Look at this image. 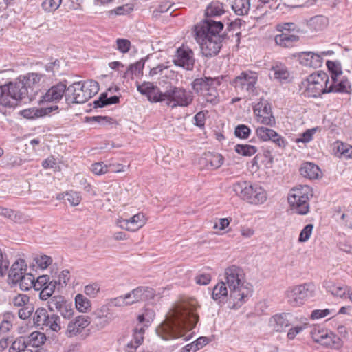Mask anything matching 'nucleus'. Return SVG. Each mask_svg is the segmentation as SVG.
Returning a JSON list of instances; mask_svg holds the SVG:
<instances>
[{"label": "nucleus", "mask_w": 352, "mask_h": 352, "mask_svg": "<svg viewBox=\"0 0 352 352\" xmlns=\"http://www.w3.org/2000/svg\"><path fill=\"white\" fill-rule=\"evenodd\" d=\"M196 310L194 300L178 305L156 329L157 333L164 340L184 336V332L194 328L199 320Z\"/></svg>", "instance_id": "nucleus-1"}, {"label": "nucleus", "mask_w": 352, "mask_h": 352, "mask_svg": "<svg viewBox=\"0 0 352 352\" xmlns=\"http://www.w3.org/2000/svg\"><path fill=\"white\" fill-rule=\"evenodd\" d=\"M223 28V23L211 19H206L195 25V36L199 44L201 53L206 57L216 56L222 47L223 37L219 32Z\"/></svg>", "instance_id": "nucleus-2"}, {"label": "nucleus", "mask_w": 352, "mask_h": 352, "mask_svg": "<svg viewBox=\"0 0 352 352\" xmlns=\"http://www.w3.org/2000/svg\"><path fill=\"white\" fill-rule=\"evenodd\" d=\"M224 278L230 289V296L236 304L245 302L252 295V287L249 283H245L242 268L234 265L227 267Z\"/></svg>", "instance_id": "nucleus-3"}, {"label": "nucleus", "mask_w": 352, "mask_h": 352, "mask_svg": "<svg viewBox=\"0 0 352 352\" xmlns=\"http://www.w3.org/2000/svg\"><path fill=\"white\" fill-rule=\"evenodd\" d=\"M221 77H201L193 80L190 84L195 94L202 96L206 102L216 105L219 102V93L217 87L221 83Z\"/></svg>", "instance_id": "nucleus-4"}, {"label": "nucleus", "mask_w": 352, "mask_h": 352, "mask_svg": "<svg viewBox=\"0 0 352 352\" xmlns=\"http://www.w3.org/2000/svg\"><path fill=\"white\" fill-rule=\"evenodd\" d=\"M329 77L325 72L314 73L302 80L299 85V91L304 97L318 98L327 94V85Z\"/></svg>", "instance_id": "nucleus-5"}, {"label": "nucleus", "mask_w": 352, "mask_h": 352, "mask_svg": "<svg viewBox=\"0 0 352 352\" xmlns=\"http://www.w3.org/2000/svg\"><path fill=\"white\" fill-rule=\"evenodd\" d=\"M99 91V84L94 80L76 82L67 87L65 99L73 103L82 104L95 96Z\"/></svg>", "instance_id": "nucleus-6"}, {"label": "nucleus", "mask_w": 352, "mask_h": 352, "mask_svg": "<svg viewBox=\"0 0 352 352\" xmlns=\"http://www.w3.org/2000/svg\"><path fill=\"white\" fill-rule=\"evenodd\" d=\"M232 190L241 199L252 205L263 204L267 200L265 190L257 184L250 182L240 181L233 184Z\"/></svg>", "instance_id": "nucleus-7"}, {"label": "nucleus", "mask_w": 352, "mask_h": 352, "mask_svg": "<svg viewBox=\"0 0 352 352\" xmlns=\"http://www.w3.org/2000/svg\"><path fill=\"white\" fill-rule=\"evenodd\" d=\"M312 197V189L309 186L304 185L292 188L287 199L292 211L300 215H305L309 211V201Z\"/></svg>", "instance_id": "nucleus-8"}, {"label": "nucleus", "mask_w": 352, "mask_h": 352, "mask_svg": "<svg viewBox=\"0 0 352 352\" xmlns=\"http://www.w3.org/2000/svg\"><path fill=\"white\" fill-rule=\"evenodd\" d=\"M165 104L171 109L177 107H188L194 100L193 93L182 87L170 85L166 90Z\"/></svg>", "instance_id": "nucleus-9"}, {"label": "nucleus", "mask_w": 352, "mask_h": 352, "mask_svg": "<svg viewBox=\"0 0 352 352\" xmlns=\"http://www.w3.org/2000/svg\"><path fill=\"white\" fill-rule=\"evenodd\" d=\"M313 292L314 285L311 283H304L289 287L286 292L287 302L292 307H300L313 295Z\"/></svg>", "instance_id": "nucleus-10"}, {"label": "nucleus", "mask_w": 352, "mask_h": 352, "mask_svg": "<svg viewBox=\"0 0 352 352\" xmlns=\"http://www.w3.org/2000/svg\"><path fill=\"white\" fill-rule=\"evenodd\" d=\"M257 81L258 74L251 70H247L236 76L230 84L237 89L253 95L256 92Z\"/></svg>", "instance_id": "nucleus-11"}, {"label": "nucleus", "mask_w": 352, "mask_h": 352, "mask_svg": "<svg viewBox=\"0 0 352 352\" xmlns=\"http://www.w3.org/2000/svg\"><path fill=\"white\" fill-rule=\"evenodd\" d=\"M173 62L176 66L182 67L187 71H192L195 63L194 52L188 46L182 45L177 49Z\"/></svg>", "instance_id": "nucleus-12"}, {"label": "nucleus", "mask_w": 352, "mask_h": 352, "mask_svg": "<svg viewBox=\"0 0 352 352\" xmlns=\"http://www.w3.org/2000/svg\"><path fill=\"white\" fill-rule=\"evenodd\" d=\"M50 311L59 312L65 319H70L74 313L72 303L67 301L63 296H54L47 302Z\"/></svg>", "instance_id": "nucleus-13"}, {"label": "nucleus", "mask_w": 352, "mask_h": 352, "mask_svg": "<svg viewBox=\"0 0 352 352\" xmlns=\"http://www.w3.org/2000/svg\"><path fill=\"white\" fill-rule=\"evenodd\" d=\"M128 306L146 301L154 298L155 292L153 288L139 286L125 294Z\"/></svg>", "instance_id": "nucleus-14"}, {"label": "nucleus", "mask_w": 352, "mask_h": 352, "mask_svg": "<svg viewBox=\"0 0 352 352\" xmlns=\"http://www.w3.org/2000/svg\"><path fill=\"white\" fill-rule=\"evenodd\" d=\"M67 81H60L52 86L40 100L41 102H58L67 93Z\"/></svg>", "instance_id": "nucleus-15"}, {"label": "nucleus", "mask_w": 352, "mask_h": 352, "mask_svg": "<svg viewBox=\"0 0 352 352\" xmlns=\"http://www.w3.org/2000/svg\"><path fill=\"white\" fill-rule=\"evenodd\" d=\"M254 115L261 124L272 126L275 124V118L272 116L271 107L267 101L258 102L253 108Z\"/></svg>", "instance_id": "nucleus-16"}, {"label": "nucleus", "mask_w": 352, "mask_h": 352, "mask_svg": "<svg viewBox=\"0 0 352 352\" xmlns=\"http://www.w3.org/2000/svg\"><path fill=\"white\" fill-rule=\"evenodd\" d=\"M91 323L90 318L86 315H79L71 320L67 327L65 335L73 338L81 333Z\"/></svg>", "instance_id": "nucleus-17"}, {"label": "nucleus", "mask_w": 352, "mask_h": 352, "mask_svg": "<svg viewBox=\"0 0 352 352\" xmlns=\"http://www.w3.org/2000/svg\"><path fill=\"white\" fill-rule=\"evenodd\" d=\"M93 322L98 329H102L113 320V313L111 311L109 304L102 305L93 312Z\"/></svg>", "instance_id": "nucleus-18"}, {"label": "nucleus", "mask_w": 352, "mask_h": 352, "mask_svg": "<svg viewBox=\"0 0 352 352\" xmlns=\"http://www.w3.org/2000/svg\"><path fill=\"white\" fill-rule=\"evenodd\" d=\"M6 85L7 87H9L10 92L17 104L25 98L28 94V88L19 76L14 82H10Z\"/></svg>", "instance_id": "nucleus-19"}, {"label": "nucleus", "mask_w": 352, "mask_h": 352, "mask_svg": "<svg viewBox=\"0 0 352 352\" xmlns=\"http://www.w3.org/2000/svg\"><path fill=\"white\" fill-rule=\"evenodd\" d=\"M322 57L321 54L314 53L312 52H303L299 55V61L300 64L310 67H320L322 63Z\"/></svg>", "instance_id": "nucleus-20"}, {"label": "nucleus", "mask_w": 352, "mask_h": 352, "mask_svg": "<svg viewBox=\"0 0 352 352\" xmlns=\"http://www.w3.org/2000/svg\"><path fill=\"white\" fill-rule=\"evenodd\" d=\"M351 90V82L346 76H343L340 80L338 78L331 80V83L327 85V93H344L350 94Z\"/></svg>", "instance_id": "nucleus-21"}, {"label": "nucleus", "mask_w": 352, "mask_h": 352, "mask_svg": "<svg viewBox=\"0 0 352 352\" xmlns=\"http://www.w3.org/2000/svg\"><path fill=\"white\" fill-rule=\"evenodd\" d=\"M57 105L46 108H30L21 111V115L28 119H34L49 115L54 110H57Z\"/></svg>", "instance_id": "nucleus-22"}, {"label": "nucleus", "mask_w": 352, "mask_h": 352, "mask_svg": "<svg viewBox=\"0 0 352 352\" xmlns=\"http://www.w3.org/2000/svg\"><path fill=\"white\" fill-rule=\"evenodd\" d=\"M289 314L281 313L273 316L270 320V325L277 332H282L290 325L287 318Z\"/></svg>", "instance_id": "nucleus-23"}, {"label": "nucleus", "mask_w": 352, "mask_h": 352, "mask_svg": "<svg viewBox=\"0 0 352 352\" xmlns=\"http://www.w3.org/2000/svg\"><path fill=\"white\" fill-rule=\"evenodd\" d=\"M25 261L23 259L19 258L16 261L9 271V278L14 283H18L19 278H21V275L26 274V268H24Z\"/></svg>", "instance_id": "nucleus-24"}, {"label": "nucleus", "mask_w": 352, "mask_h": 352, "mask_svg": "<svg viewBox=\"0 0 352 352\" xmlns=\"http://www.w3.org/2000/svg\"><path fill=\"white\" fill-rule=\"evenodd\" d=\"M300 173L302 176L309 179H316L320 177V169L314 163L305 162L300 168Z\"/></svg>", "instance_id": "nucleus-25"}, {"label": "nucleus", "mask_w": 352, "mask_h": 352, "mask_svg": "<svg viewBox=\"0 0 352 352\" xmlns=\"http://www.w3.org/2000/svg\"><path fill=\"white\" fill-rule=\"evenodd\" d=\"M17 105L12 98L9 87L5 84L0 86V106L3 107H14Z\"/></svg>", "instance_id": "nucleus-26"}, {"label": "nucleus", "mask_w": 352, "mask_h": 352, "mask_svg": "<svg viewBox=\"0 0 352 352\" xmlns=\"http://www.w3.org/2000/svg\"><path fill=\"white\" fill-rule=\"evenodd\" d=\"M275 43L284 47H291L294 43L299 41V36L295 34H289L287 32H283L275 36Z\"/></svg>", "instance_id": "nucleus-27"}, {"label": "nucleus", "mask_w": 352, "mask_h": 352, "mask_svg": "<svg viewBox=\"0 0 352 352\" xmlns=\"http://www.w3.org/2000/svg\"><path fill=\"white\" fill-rule=\"evenodd\" d=\"M225 281L219 282L213 288L212 298L219 302H224L228 295V289Z\"/></svg>", "instance_id": "nucleus-28"}, {"label": "nucleus", "mask_w": 352, "mask_h": 352, "mask_svg": "<svg viewBox=\"0 0 352 352\" xmlns=\"http://www.w3.org/2000/svg\"><path fill=\"white\" fill-rule=\"evenodd\" d=\"M206 166L208 168L217 169L220 168L224 161L223 157L217 153H208L205 154Z\"/></svg>", "instance_id": "nucleus-29"}, {"label": "nucleus", "mask_w": 352, "mask_h": 352, "mask_svg": "<svg viewBox=\"0 0 352 352\" xmlns=\"http://www.w3.org/2000/svg\"><path fill=\"white\" fill-rule=\"evenodd\" d=\"M274 72V78L281 83L290 82V73L287 68L283 65H276L272 67Z\"/></svg>", "instance_id": "nucleus-30"}, {"label": "nucleus", "mask_w": 352, "mask_h": 352, "mask_svg": "<svg viewBox=\"0 0 352 352\" xmlns=\"http://www.w3.org/2000/svg\"><path fill=\"white\" fill-rule=\"evenodd\" d=\"M231 6L236 14L243 16L248 14L250 2V0H231Z\"/></svg>", "instance_id": "nucleus-31"}, {"label": "nucleus", "mask_w": 352, "mask_h": 352, "mask_svg": "<svg viewBox=\"0 0 352 352\" xmlns=\"http://www.w3.org/2000/svg\"><path fill=\"white\" fill-rule=\"evenodd\" d=\"M28 346L38 347L44 344L46 337L43 333L40 331H34L27 336H24Z\"/></svg>", "instance_id": "nucleus-32"}, {"label": "nucleus", "mask_w": 352, "mask_h": 352, "mask_svg": "<svg viewBox=\"0 0 352 352\" xmlns=\"http://www.w3.org/2000/svg\"><path fill=\"white\" fill-rule=\"evenodd\" d=\"M320 344L327 347L339 349L342 346V342L338 336L327 330V335L324 336L323 340H320Z\"/></svg>", "instance_id": "nucleus-33"}, {"label": "nucleus", "mask_w": 352, "mask_h": 352, "mask_svg": "<svg viewBox=\"0 0 352 352\" xmlns=\"http://www.w3.org/2000/svg\"><path fill=\"white\" fill-rule=\"evenodd\" d=\"M45 75L38 73H28L25 76H20V79L25 84V87L31 88L34 85H38Z\"/></svg>", "instance_id": "nucleus-34"}, {"label": "nucleus", "mask_w": 352, "mask_h": 352, "mask_svg": "<svg viewBox=\"0 0 352 352\" xmlns=\"http://www.w3.org/2000/svg\"><path fill=\"white\" fill-rule=\"evenodd\" d=\"M324 287L327 291L333 296L342 298L345 296L348 287L346 286L336 285L331 282H324Z\"/></svg>", "instance_id": "nucleus-35"}, {"label": "nucleus", "mask_w": 352, "mask_h": 352, "mask_svg": "<svg viewBox=\"0 0 352 352\" xmlns=\"http://www.w3.org/2000/svg\"><path fill=\"white\" fill-rule=\"evenodd\" d=\"M120 98L117 96H113L109 98L107 97V94L104 93L102 94L98 100L94 102V107H103L109 104H114L118 103Z\"/></svg>", "instance_id": "nucleus-36"}, {"label": "nucleus", "mask_w": 352, "mask_h": 352, "mask_svg": "<svg viewBox=\"0 0 352 352\" xmlns=\"http://www.w3.org/2000/svg\"><path fill=\"white\" fill-rule=\"evenodd\" d=\"M224 12L223 3L219 1H213L208 6L206 10V16L212 17L219 16Z\"/></svg>", "instance_id": "nucleus-37"}, {"label": "nucleus", "mask_w": 352, "mask_h": 352, "mask_svg": "<svg viewBox=\"0 0 352 352\" xmlns=\"http://www.w3.org/2000/svg\"><path fill=\"white\" fill-rule=\"evenodd\" d=\"M75 305L80 312H87L91 308L90 300L81 294L76 296Z\"/></svg>", "instance_id": "nucleus-38"}, {"label": "nucleus", "mask_w": 352, "mask_h": 352, "mask_svg": "<svg viewBox=\"0 0 352 352\" xmlns=\"http://www.w3.org/2000/svg\"><path fill=\"white\" fill-rule=\"evenodd\" d=\"M49 314L45 308H38L33 316L34 324L38 327H44Z\"/></svg>", "instance_id": "nucleus-39"}, {"label": "nucleus", "mask_w": 352, "mask_h": 352, "mask_svg": "<svg viewBox=\"0 0 352 352\" xmlns=\"http://www.w3.org/2000/svg\"><path fill=\"white\" fill-rule=\"evenodd\" d=\"M44 326L49 327L54 332H58L61 329L60 318L55 314H53L51 316L49 315Z\"/></svg>", "instance_id": "nucleus-40"}, {"label": "nucleus", "mask_w": 352, "mask_h": 352, "mask_svg": "<svg viewBox=\"0 0 352 352\" xmlns=\"http://www.w3.org/2000/svg\"><path fill=\"white\" fill-rule=\"evenodd\" d=\"M234 150L238 154L245 157H250L257 152L256 147L250 144H236Z\"/></svg>", "instance_id": "nucleus-41"}, {"label": "nucleus", "mask_w": 352, "mask_h": 352, "mask_svg": "<svg viewBox=\"0 0 352 352\" xmlns=\"http://www.w3.org/2000/svg\"><path fill=\"white\" fill-rule=\"evenodd\" d=\"M166 91L162 92L157 86L146 96L148 100L151 102H166Z\"/></svg>", "instance_id": "nucleus-42"}, {"label": "nucleus", "mask_w": 352, "mask_h": 352, "mask_svg": "<svg viewBox=\"0 0 352 352\" xmlns=\"http://www.w3.org/2000/svg\"><path fill=\"white\" fill-rule=\"evenodd\" d=\"M58 282L56 280L50 281L40 292V298L43 300H45L50 298L55 291Z\"/></svg>", "instance_id": "nucleus-43"}, {"label": "nucleus", "mask_w": 352, "mask_h": 352, "mask_svg": "<svg viewBox=\"0 0 352 352\" xmlns=\"http://www.w3.org/2000/svg\"><path fill=\"white\" fill-rule=\"evenodd\" d=\"M34 280V276L30 273L21 275V278H19L18 281V283H19L21 289L28 291L33 287Z\"/></svg>", "instance_id": "nucleus-44"}, {"label": "nucleus", "mask_w": 352, "mask_h": 352, "mask_svg": "<svg viewBox=\"0 0 352 352\" xmlns=\"http://www.w3.org/2000/svg\"><path fill=\"white\" fill-rule=\"evenodd\" d=\"M144 66V61H143L142 59L136 62L134 64H131L127 69L126 72L124 73V77L126 78V77H128L129 75L139 76L140 74L142 73Z\"/></svg>", "instance_id": "nucleus-45"}, {"label": "nucleus", "mask_w": 352, "mask_h": 352, "mask_svg": "<svg viewBox=\"0 0 352 352\" xmlns=\"http://www.w3.org/2000/svg\"><path fill=\"white\" fill-rule=\"evenodd\" d=\"M326 64L331 74V80H334L342 74L341 64L339 62L327 60Z\"/></svg>", "instance_id": "nucleus-46"}, {"label": "nucleus", "mask_w": 352, "mask_h": 352, "mask_svg": "<svg viewBox=\"0 0 352 352\" xmlns=\"http://www.w3.org/2000/svg\"><path fill=\"white\" fill-rule=\"evenodd\" d=\"M129 219L132 227H133L134 231L142 228L146 222L145 216L142 212H139L133 215Z\"/></svg>", "instance_id": "nucleus-47"}, {"label": "nucleus", "mask_w": 352, "mask_h": 352, "mask_svg": "<svg viewBox=\"0 0 352 352\" xmlns=\"http://www.w3.org/2000/svg\"><path fill=\"white\" fill-rule=\"evenodd\" d=\"M274 130L265 126L258 127L256 130V135L263 141L267 142L272 139Z\"/></svg>", "instance_id": "nucleus-48"}, {"label": "nucleus", "mask_w": 352, "mask_h": 352, "mask_svg": "<svg viewBox=\"0 0 352 352\" xmlns=\"http://www.w3.org/2000/svg\"><path fill=\"white\" fill-rule=\"evenodd\" d=\"M310 333L314 342L320 344V340H323L324 336L327 335V329H324L320 326H316L313 327Z\"/></svg>", "instance_id": "nucleus-49"}, {"label": "nucleus", "mask_w": 352, "mask_h": 352, "mask_svg": "<svg viewBox=\"0 0 352 352\" xmlns=\"http://www.w3.org/2000/svg\"><path fill=\"white\" fill-rule=\"evenodd\" d=\"M276 29L279 32H284V31L289 32H295V33H300L301 32L300 28L298 26L295 24L294 23L289 22V23H278L276 25Z\"/></svg>", "instance_id": "nucleus-50"}, {"label": "nucleus", "mask_w": 352, "mask_h": 352, "mask_svg": "<svg viewBox=\"0 0 352 352\" xmlns=\"http://www.w3.org/2000/svg\"><path fill=\"white\" fill-rule=\"evenodd\" d=\"M61 3L62 0H45L41 6L45 12H52L56 10Z\"/></svg>", "instance_id": "nucleus-51"}, {"label": "nucleus", "mask_w": 352, "mask_h": 352, "mask_svg": "<svg viewBox=\"0 0 352 352\" xmlns=\"http://www.w3.org/2000/svg\"><path fill=\"white\" fill-rule=\"evenodd\" d=\"M116 43V49L121 53L126 54L131 49V41L126 38H117Z\"/></svg>", "instance_id": "nucleus-52"}, {"label": "nucleus", "mask_w": 352, "mask_h": 352, "mask_svg": "<svg viewBox=\"0 0 352 352\" xmlns=\"http://www.w3.org/2000/svg\"><path fill=\"white\" fill-rule=\"evenodd\" d=\"M36 265L42 270L46 269L52 263V258L47 255H41L34 258Z\"/></svg>", "instance_id": "nucleus-53"}, {"label": "nucleus", "mask_w": 352, "mask_h": 352, "mask_svg": "<svg viewBox=\"0 0 352 352\" xmlns=\"http://www.w3.org/2000/svg\"><path fill=\"white\" fill-rule=\"evenodd\" d=\"M29 300L30 298L28 295L20 294L13 298L12 303L14 307H23L28 305H30Z\"/></svg>", "instance_id": "nucleus-54"}, {"label": "nucleus", "mask_w": 352, "mask_h": 352, "mask_svg": "<svg viewBox=\"0 0 352 352\" xmlns=\"http://www.w3.org/2000/svg\"><path fill=\"white\" fill-rule=\"evenodd\" d=\"M250 129L245 124H239L235 128L234 134L235 135L241 139H247L250 134Z\"/></svg>", "instance_id": "nucleus-55"}, {"label": "nucleus", "mask_w": 352, "mask_h": 352, "mask_svg": "<svg viewBox=\"0 0 352 352\" xmlns=\"http://www.w3.org/2000/svg\"><path fill=\"white\" fill-rule=\"evenodd\" d=\"M314 229L313 224H307L300 232L298 241L300 243H305L309 240L310 238L312 231Z\"/></svg>", "instance_id": "nucleus-56"}, {"label": "nucleus", "mask_w": 352, "mask_h": 352, "mask_svg": "<svg viewBox=\"0 0 352 352\" xmlns=\"http://www.w3.org/2000/svg\"><path fill=\"white\" fill-rule=\"evenodd\" d=\"M271 138L272 139H270V141H272L274 144H276V146L280 148L284 149L288 144L287 141L275 131Z\"/></svg>", "instance_id": "nucleus-57"}, {"label": "nucleus", "mask_w": 352, "mask_h": 352, "mask_svg": "<svg viewBox=\"0 0 352 352\" xmlns=\"http://www.w3.org/2000/svg\"><path fill=\"white\" fill-rule=\"evenodd\" d=\"M50 282V276L47 275L39 276L36 280H34L33 288L35 290H41Z\"/></svg>", "instance_id": "nucleus-58"}, {"label": "nucleus", "mask_w": 352, "mask_h": 352, "mask_svg": "<svg viewBox=\"0 0 352 352\" xmlns=\"http://www.w3.org/2000/svg\"><path fill=\"white\" fill-rule=\"evenodd\" d=\"M133 9L129 7L128 5H124L121 6H118L115 9L109 10L107 13L109 16L113 15H124L129 14Z\"/></svg>", "instance_id": "nucleus-59"}, {"label": "nucleus", "mask_w": 352, "mask_h": 352, "mask_svg": "<svg viewBox=\"0 0 352 352\" xmlns=\"http://www.w3.org/2000/svg\"><path fill=\"white\" fill-rule=\"evenodd\" d=\"M316 129H311L305 131L302 134L300 135V137L296 139V142H303L307 143L312 140L313 135L315 133Z\"/></svg>", "instance_id": "nucleus-60"}, {"label": "nucleus", "mask_w": 352, "mask_h": 352, "mask_svg": "<svg viewBox=\"0 0 352 352\" xmlns=\"http://www.w3.org/2000/svg\"><path fill=\"white\" fill-rule=\"evenodd\" d=\"M34 309V307L32 304L21 307L18 311L19 317L23 320L28 319L33 313Z\"/></svg>", "instance_id": "nucleus-61"}, {"label": "nucleus", "mask_w": 352, "mask_h": 352, "mask_svg": "<svg viewBox=\"0 0 352 352\" xmlns=\"http://www.w3.org/2000/svg\"><path fill=\"white\" fill-rule=\"evenodd\" d=\"M13 344H16V347L20 352H32L30 349H28V346L24 336L17 338L13 342Z\"/></svg>", "instance_id": "nucleus-62"}, {"label": "nucleus", "mask_w": 352, "mask_h": 352, "mask_svg": "<svg viewBox=\"0 0 352 352\" xmlns=\"http://www.w3.org/2000/svg\"><path fill=\"white\" fill-rule=\"evenodd\" d=\"M108 166L103 162H97L91 165V171L96 175H102L108 172Z\"/></svg>", "instance_id": "nucleus-63"}, {"label": "nucleus", "mask_w": 352, "mask_h": 352, "mask_svg": "<svg viewBox=\"0 0 352 352\" xmlns=\"http://www.w3.org/2000/svg\"><path fill=\"white\" fill-rule=\"evenodd\" d=\"M67 200L71 204L72 206H78L81 201V196L77 192L71 191L66 193Z\"/></svg>", "instance_id": "nucleus-64"}]
</instances>
